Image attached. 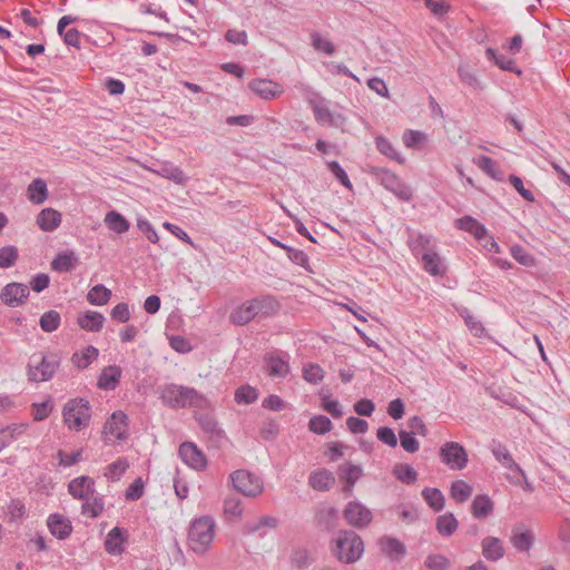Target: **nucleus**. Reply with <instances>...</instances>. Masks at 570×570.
<instances>
[{
    "label": "nucleus",
    "instance_id": "1",
    "mask_svg": "<svg viewBox=\"0 0 570 570\" xmlns=\"http://www.w3.org/2000/svg\"><path fill=\"white\" fill-rule=\"evenodd\" d=\"M160 400L171 409H205L208 405V400L196 389L175 383L160 389Z\"/></svg>",
    "mask_w": 570,
    "mask_h": 570
},
{
    "label": "nucleus",
    "instance_id": "2",
    "mask_svg": "<svg viewBox=\"0 0 570 570\" xmlns=\"http://www.w3.org/2000/svg\"><path fill=\"white\" fill-rule=\"evenodd\" d=\"M60 356L56 353H33L27 365L28 380L31 382L50 381L60 366Z\"/></svg>",
    "mask_w": 570,
    "mask_h": 570
},
{
    "label": "nucleus",
    "instance_id": "3",
    "mask_svg": "<svg viewBox=\"0 0 570 570\" xmlns=\"http://www.w3.org/2000/svg\"><path fill=\"white\" fill-rule=\"evenodd\" d=\"M332 550L341 562L348 564L362 557L364 543L362 538L353 530H341Z\"/></svg>",
    "mask_w": 570,
    "mask_h": 570
},
{
    "label": "nucleus",
    "instance_id": "4",
    "mask_svg": "<svg viewBox=\"0 0 570 570\" xmlns=\"http://www.w3.org/2000/svg\"><path fill=\"white\" fill-rule=\"evenodd\" d=\"M65 424L73 431L87 426L91 419V407L87 399L76 397L69 400L62 410Z\"/></svg>",
    "mask_w": 570,
    "mask_h": 570
},
{
    "label": "nucleus",
    "instance_id": "5",
    "mask_svg": "<svg viewBox=\"0 0 570 570\" xmlns=\"http://www.w3.org/2000/svg\"><path fill=\"white\" fill-rule=\"evenodd\" d=\"M215 521L212 517L205 515L196 519L188 531L190 549L196 553H203L212 543L214 538Z\"/></svg>",
    "mask_w": 570,
    "mask_h": 570
},
{
    "label": "nucleus",
    "instance_id": "6",
    "mask_svg": "<svg viewBox=\"0 0 570 570\" xmlns=\"http://www.w3.org/2000/svg\"><path fill=\"white\" fill-rule=\"evenodd\" d=\"M234 489L245 497L255 498L263 492L262 480L247 470H236L230 474Z\"/></svg>",
    "mask_w": 570,
    "mask_h": 570
},
{
    "label": "nucleus",
    "instance_id": "7",
    "mask_svg": "<svg viewBox=\"0 0 570 570\" xmlns=\"http://www.w3.org/2000/svg\"><path fill=\"white\" fill-rule=\"evenodd\" d=\"M442 463L452 470H462L466 466L469 458L463 445L450 441L444 443L439 451Z\"/></svg>",
    "mask_w": 570,
    "mask_h": 570
},
{
    "label": "nucleus",
    "instance_id": "8",
    "mask_svg": "<svg viewBox=\"0 0 570 570\" xmlns=\"http://www.w3.org/2000/svg\"><path fill=\"white\" fill-rule=\"evenodd\" d=\"M289 354L271 352L264 355L265 371L271 377L284 379L289 373Z\"/></svg>",
    "mask_w": 570,
    "mask_h": 570
},
{
    "label": "nucleus",
    "instance_id": "9",
    "mask_svg": "<svg viewBox=\"0 0 570 570\" xmlns=\"http://www.w3.org/2000/svg\"><path fill=\"white\" fill-rule=\"evenodd\" d=\"M343 517L347 523L354 528L363 529L372 521V512L360 502H348L343 511Z\"/></svg>",
    "mask_w": 570,
    "mask_h": 570
},
{
    "label": "nucleus",
    "instance_id": "10",
    "mask_svg": "<svg viewBox=\"0 0 570 570\" xmlns=\"http://www.w3.org/2000/svg\"><path fill=\"white\" fill-rule=\"evenodd\" d=\"M29 286L22 283L7 284L0 294L2 303L10 307H18L26 303L29 297Z\"/></svg>",
    "mask_w": 570,
    "mask_h": 570
},
{
    "label": "nucleus",
    "instance_id": "11",
    "mask_svg": "<svg viewBox=\"0 0 570 570\" xmlns=\"http://www.w3.org/2000/svg\"><path fill=\"white\" fill-rule=\"evenodd\" d=\"M178 454L180 459L194 470L202 471L207 466V459L205 454L193 442L181 443Z\"/></svg>",
    "mask_w": 570,
    "mask_h": 570
},
{
    "label": "nucleus",
    "instance_id": "12",
    "mask_svg": "<svg viewBox=\"0 0 570 570\" xmlns=\"http://www.w3.org/2000/svg\"><path fill=\"white\" fill-rule=\"evenodd\" d=\"M128 416L121 412L116 411L106 421L102 433L115 436L116 440L122 441L127 438Z\"/></svg>",
    "mask_w": 570,
    "mask_h": 570
},
{
    "label": "nucleus",
    "instance_id": "13",
    "mask_svg": "<svg viewBox=\"0 0 570 570\" xmlns=\"http://www.w3.org/2000/svg\"><path fill=\"white\" fill-rule=\"evenodd\" d=\"M68 491L72 498L88 501L96 492L95 481L87 475L75 478L69 482Z\"/></svg>",
    "mask_w": 570,
    "mask_h": 570
},
{
    "label": "nucleus",
    "instance_id": "14",
    "mask_svg": "<svg viewBox=\"0 0 570 570\" xmlns=\"http://www.w3.org/2000/svg\"><path fill=\"white\" fill-rule=\"evenodd\" d=\"M248 88L265 100L275 99L283 92L282 86L269 79H253L249 81Z\"/></svg>",
    "mask_w": 570,
    "mask_h": 570
},
{
    "label": "nucleus",
    "instance_id": "15",
    "mask_svg": "<svg viewBox=\"0 0 570 570\" xmlns=\"http://www.w3.org/2000/svg\"><path fill=\"white\" fill-rule=\"evenodd\" d=\"M256 318L258 316L253 298L245 301L229 314V322L237 326H244Z\"/></svg>",
    "mask_w": 570,
    "mask_h": 570
},
{
    "label": "nucleus",
    "instance_id": "16",
    "mask_svg": "<svg viewBox=\"0 0 570 570\" xmlns=\"http://www.w3.org/2000/svg\"><path fill=\"white\" fill-rule=\"evenodd\" d=\"M314 522L317 529L331 532L337 527L338 510L334 507H322L316 511Z\"/></svg>",
    "mask_w": 570,
    "mask_h": 570
},
{
    "label": "nucleus",
    "instance_id": "17",
    "mask_svg": "<svg viewBox=\"0 0 570 570\" xmlns=\"http://www.w3.org/2000/svg\"><path fill=\"white\" fill-rule=\"evenodd\" d=\"M128 540V532L120 527L112 528L105 540V549L112 556L121 554L125 551V542Z\"/></svg>",
    "mask_w": 570,
    "mask_h": 570
},
{
    "label": "nucleus",
    "instance_id": "18",
    "mask_svg": "<svg viewBox=\"0 0 570 570\" xmlns=\"http://www.w3.org/2000/svg\"><path fill=\"white\" fill-rule=\"evenodd\" d=\"M47 525L50 533L59 540L67 539L72 532L70 520L59 513H52L48 517Z\"/></svg>",
    "mask_w": 570,
    "mask_h": 570
},
{
    "label": "nucleus",
    "instance_id": "19",
    "mask_svg": "<svg viewBox=\"0 0 570 570\" xmlns=\"http://www.w3.org/2000/svg\"><path fill=\"white\" fill-rule=\"evenodd\" d=\"M105 316L97 311H86L79 313L77 324L87 332H100L105 324Z\"/></svg>",
    "mask_w": 570,
    "mask_h": 570
},
{
    "label": "nucleus",
    "instance_id": "20",
    "mask_svg": "<svg viewBox=\"0 0 570 570\" xmlns=\"http://www.w3.org/2000/svg\"><path fill=\"white\" fill-rule=\"evenodd\" d=\"M258 318H267L276 315L281 304L273 295H261L253 298Z\"/></svg>",
    "mask_w": 570,
    "mask_h": 570
},
{
    "label": "nucleus",
    "instance_id": "21",
    "mask_svg": "<svg viewBox=\"0 0 570 570\" xmlns=\"http://www.w3.org/2000/svg\"><path fill=\"white\" fill-rule=\"evenodd\" d=\"M491 451L495 460L499 461L505 469L510 470L511 472L523 473V469L513 460L510 451L504 444L493 441Z\"/></svg>",
    "mask_w": 570,
    "mask_h": 570
},
{
    "label": "nucleus",
    "instance_id": "22",
    "mask_svg": "<svg viewBox=\"0 0 570 570\" xmlns=\"http://www.w3.org/2000/svg\"><path fill=\"white\" fill-rule=\"evenodd\" d=\"M455 227L472 234L479 242H482V239L487 236L488 233L485 226L470 215H465L461 218H458L455 220Z\"/></svg>",
    "mask_w": 570,
    "mask_h": 570
},
{
    "label": "nucleus",
    "instance_id": "23",
    "mask_svg": "<svg viewBox=\"0 0 570 570\" xmlns=\"http://www.w3.org/2000/svg\"><path fill=\"white\" fill-rule=\"evenodd\" d=\"M364 173L367 174L372 181L383 186L386 190H392V171L385 167L366 164Z\"/></svg>",
    "mask_w": 570,
    "mask_h": 570
},
{
    "label": "nucleus",
    "instance_id": "24",
    "mask_svg": "<svg viewBox=\"0 0 570 570\" xmlns=\"http://www.w3.org/2000/svg\"><path fill=\"white\" fill-rule=\"evenodd\" d=\"M61 224V214L53 208H43L37 216V225L43 232H52Z\"/></svg>",
    "mask_w": 570,
    "mask_h": 570
},
{
    "label": "nucleus",
    "instance_id": "25",
    "mask_svg": "<svg viewBox=\"0 0 570 570\" xmlns=\"http://www.w3.org/2000/svg\"><path fill=\"white\" fill-rule=\"evenodd\" d=\"M121 368L117 365H109L102 370L98 377V387L101 390H115L121 377Z\"/></svg>",
    "mask_w": 570,
    "mask_h": 570
},
{
    "label": "nucleus",
    "instance_id": "26",
    "mask_svg": "<svg viewBox=\"0 0 570 570\" xmlns=\"http://www.w3.org/2000/svg\"><path fill=\"white\" fill-rule=\"evenodd\" d=\"M485 57L488 60L493 61L500 69L504 71H510L519 76L522 73V70L517 66L513 59L499 53L493 48H488L485 50Z\"/></svg>",
    "mask_w": 570,
    "mask_h": 570
},
{
    "label": "nucleus",
    "instance_id": "27",
    "mask_svg": "<svg viewBox=\"0 0 570 570\" xmlns=\"http://www.w3.org/2000/svg\"><path fill=\"white\" fill-rule=\"evenodd\" d=\"M311 106L316 121L322 126H336V118L340 115H334L323 101L311 100Z\"/></svg>",
    "mask_w": 570,
    "mask_h": 570
},
{
    "label": "nucleus",
    "instance_id": "28",
    "mask_svg": "<svg viewBox=\"0 0 570 570\" xmlns=\"http://www.w3.org/2000/svg\"><path fill=\"white\" fill-rule=\"evenodd\" d=\"M482 554L489 561H498L504 556V548L495 537H485L482 540Z\"/></svg>",
    "mask_w": 570,
    "mask_h": 570
},
{
    "label": "nucleus",
    "instance_id": "29",
    "mask_svg": "<svg viewBox=\"0 0 570 570\" xmlns=\"http://www.w3.org/2000/svg\"><path fill=\"white\" fill-rule=\"evenodd\" d=\"M105 225L109 230L116 234H124L129 230L130 223L129 220L119 212L110 210L105 215L104 219Z\"/></svg>",
    "mask_w": 570,
    "mask_h": 570
},
{
    "label": "nucleus",
    "instance_id": "30",
    "mask_svg": "<svg viewBox=\"0 0 570 570\" xmlns=\"http://www.w3.org/2000/svg\"><path fill=\"white\" fill-rule=\"evenodd\" d=\"M493 502L488 494H479L471 504V512L475 519L483 520L493 511Z\"/></svg>",
    "mask_w": 570,
    "mask_h": 570
},
{
    "label": "nucleus",
    "instance_id": "31",
    "mask_svg": "<svg viewBox=\"0 0 570 570\" xmlns=\"http://www.w3.org/2000/svg\"><path fill=\"white\" fill-rule=\"evenodd\" d=\"M308 483L314 490L326 491L335 483V478L332 472L322 469L311 473Z\"/></svg>",
    "mask_w": 570,
    "mask_h": 570
},
{
    "label": "nucleus",
    "instance_id": "32",
    "mask_svg": "<svg viewBox=\"0 0 570 570\" xmlns=\"http://www.w3.org/2000/svg\"><path fill=\"white\" fill-rule=\"evenodd\" d=\"M420 258L422 262L423 269L431 274L432 276L442 275L444 273V268L442 266V262L438 253L432 250H425L422 253V256Z\"/></svg>",
    "mask_w": 570,
    "mask_h": 570
},
{
    "label": "nucleus",
    "instance_id": "33",
    "mask_svg": "<svg viewBox=\"0 0 570 570\" xmlns=\"http://www.w3.org/2000/svg\"><path fill=\"white\" fill-rule=\"evenodd\" d=\"M78 264V257L72 250L58 254L51 261V268L56 272H70Z\"/></svg>",
    "mask_w": 570,
    "mask_h": 570
},
{
    "label": "nucleus",
    "instance_id": "34",
    "mask_svg": "<svg viewBox=\"0 0 570 570\" xmlns=\"http://www.w3.org/2000/svg\"><path fill=\"white\" fill-rule=\"evenodd\" d=\"M511 542L518 551L528 552L534 543V535L529 529L522 531L514 529L511 537Z\"/></svg>",
    "mask_w": 570,
    "mask_h": 570
},
{
    "label": "nucleus",
    "instance_id": "35",
    "mask_svg": "<svg viewBox=\"0 0 570 570\" xmlns=\"http://www.w3.org/2000/svg\"><path fill=\"white\" fill-rule=\"evenodd\" d=\"M28 197L35 205H41L48 198L47 183L42 178H36L28 186Z\"/></svg>",
    "mask_w": 570,
    "mask_h": 570
},
{
    "label": "nucleus",
    "instance_id": "36",
    "mask_svg": "<svg viewBox=\"0 0 570 570\" xmlns=\"http://www.w3.org/2000/svg\"><path fill=\"white\" fill-rule=\"evenodd\" d=\"M98 348L92 345H88L81 352L73 353L71 361L77 368L83 370L87 368L98 357Z\"/></svg>",
    "mask_w": 570,
    "mask_h": 570
},
{
    "label": "nucleus",
    "instance_id": "37",
    "mask_svg": "<svg viewBox=\"0 0 570 570\" xmlns=\"http://www.w3.org/2000/svg\"><path fill=\"white\" fill-rule=\"evenodd\" d=\"M459 522L452 512L436 518L435 529L443 537H451L458 529Z\"/></svg>",
    "mask_w": 570,
    "mask_h": 570
},
{
    "label": "nucleus",
    "instance_id": "38",
    "mask_svg": "<svg viewBox=\"0 0 570 570\" xmlns=\"http://www.w3.org/2000/svg\"><path fill=\"white\" fill-rule=\"evenodd\" d=\"M476 165L492 179L497 181H503L505 179L504 171L498 167L497 163L492 158L488 156H480L476 160Z\"/></svg>",
    "mask_w": 570,
    "mask_h": 570
},
{
    "label": "nucleus",
    "instance_id": "39",
    "mask_svg": "<svg viewBox=\"0 0 570 570\" xmlns=\"http://www.w3.org/2000/svg\"><path fill=\"white\" fill-rule=\"evenodd\" d=\"M422 497L428 503V505L435 512H440L444 509L445 498L440 489L424 488L422 490Z\"/></svg>",
    "mask_w": 570,
    "mask_h": 570
},
{
    "label": "nucleus",
    "instance_id": "40",
    "mask_svg": "<svg viewBox=\"0 0 570 570\" xmlns=\"http://www.w3.org/2000/svg\"><path fill=\"white\" fill-rule=\"evenodd\" d=\"M362 470L357 465L346 463L338 469V476L345 481L344 491L350 492L356 480L361 476Z\"/></svg>",
    "mask_w": 570,
    "mask_h": 570
},
{
    "label": "nucleus",
    "instance_id": "41",
    "mask_svg": "<svg viewBox=\"0 0 570 570\" xmlns=\"http://www.w3.org/2000/svg\"><path fill=\"white\" fill-rule=\"evenodd\" d=\"M428 139L425 132L413 129H406L402 136L403 144L411 149H421L428 142Z\"/></svg>",
    "mask_w": 570,
    "mask_h": 570
},
{
    "label": "nucleus",
    "instance_id": "42",
    "mask_svg": "<svg viewBox=\"0 0 570 570\" xmlns=\"http://www.w3.org/2000/svg\"><path fill=\"white\" fill-rule=\"evenodd\" d=\"M111 297V291L102 284L95 285L87 294V301L95 306H102Z\"/></svg>",
    "mask_w": 570,
    "mask_h": 570
},
{
    "label": "nucleus",
    "instance_id": "43",
    "mask_svg": "<svg viewBox=\"0 0 570 570\" xmlns=\"http://www.w3.org/2000/svg\"><path fill=\"white\" fill-rule=\"evenodd\" d=\"M394 478L404 484L411 485L417 481L416 470L406 463L394 464Z\"/></svg>",
    "mask_w": 570,
    "mask_h": 570
},
{
    "label": "nucleus",
    "instance_id": "44",
    "mask_svg": "<svg viewBox=\"0 0 570 570\" xmlns=\"http://www.w3.org/2000/svg\"><path fill=\"white\" fill-rule=\"evenodd\" d=\"M472 487L463 480L452 482L450 488L451 498L458 503H464L472 494Z\"/></svg>",
    "mask_w": 570,
    "mask_h": 570
},
{
    "label": "nucleus",
    "instance_id": "45",
    "mask_svg": "<svg viewBox=\"0 0 570 570\" xmlns=\"http://www.w3.org/2000/svg\"><path fill=\"white\" fill-rule=\"evenodd\" d=\"M61 323V316L59 312L50 309L45 312L39 320L41 330L46 333H52L59 328Z\"/></svg>",
    "mask_w": 570,
    "mask_h": 570
},
{
    "label": "nucleus",
    "instance_id": "46",
    "mask_svg": "<svg viewBox=\"0 0 570 570\" xmlns=\"http://www.w3.org/2000/svg\"><path fill=\"white\" fill-rule=\"evenodd\" d=\"M291 562L294 568L304 570L313 564L314 558L307 549L298 548L293 551Z\"/></svg>",
    "mask_w": 570,
    "mask_h": 570
},
{
    "label": "nucleus",
    "instance_id": "47",
    "mask_svg": "<svg viewBox=\"0 0 570 570\" xmlns=\"http://www.w3.org/2000/svg\"><path fill=\"white\" fill-rule=\"evenodd\" d=\"M258 399V391L248 385H242L235 391V401L238 404H253Z\"/></svg>",
    "mask_w": 570,
    "mask_h": 570
},
{
    "label": "nucleus",
    "instance_id": "48",
    "mask_svg": "<svg viewBox=\"0 0 570 570\" xmlns=\"http://www.w3.org/2000/svg\"><path fill=\"white\" fill-rule=\"evenodd\" d=\"M399 439L401 448L407 453H415L419 451L420 442L415 438L413 431H406L401 429L399 431Z\"/></svg>",
    "mask_w": 570,
    "mask_h": 570
},
{
    "label": "nucleus",
    "instance_id": "49",
    "mask_svg": "<svg viewBox=\"0 0 570 570\" xmlns=\"http://www.w3.org/2000/svg\"><path fill=\"white\" fill-rule=\"evenodd\" d=\"M19 258L18 248L13 245H7L0 248V268L12 267Z\"/></svg>",
    "mask_w": 570,
    "mask_h": 570
},
{
    "label": "nucleus",
    "instance_id": "50",
    "mask_svg": "<svg viewBox=\"0 0 570 570\" xmlns=\"http://www.w3.org/2000/svg\"><path fill=\"white\" fill-rule=\"evenodd\" d=\"M332 428V421L326 415H315L308 422V429L320 435L330 432Z\"/></svg>",
    "mask_w": 570,
    "mask_h": 570
},
{
    "label": "nucleus",
    "instance_id": "51",
    "mask_svg": "<svg viewBox=\"0 0 570 570\" xmlns=\"http://www.w3.org/2000/svg\"><path fill=\"white\" fill-rule=\"evenodd\" d=\"M128 468H129V463H128L127 459L119 458L118 460H116L115 462L110 463L107 466L105 476L111 481H117L122 476V474L127 471Z\"/></svg>",
    "mask_w": 570,
    "mask_h": 570
},
{
    "label": "nucleus",
    "instance_id": "52",
    "mask_svg": "<svg viewBox=\"0 0 570 570\" xmlns=\"http://www.w3.org/2000/svg\"><path fill=\"white\" fill-rule=\"evenodd\" d=\"M512 257L521 265L532 267L535 265V258L523 246L513 245L510 249Z\"/></svg>",
    "mask_w": 570,
    "mask_h": 570
},
{
    "label": "nucleus",
    "instance_id": "53",
    "mask_svg": "<svg viewBox=\"0 0 570 570\" xmlns=\"http://www.w3.org/2000/svg\"><path fill=\"white\" fill-rule=\"evenodd\" d=\"M104 509L105 502L102 497H95L91 502L89 500L85 501L81 507L82 513L88 514L91 518L99 517Z\"/></svg>",
    "mask_w": 570,
    "mask_h": 570
},
{
    "label": "nucleus",
    "instance_id": "54",
    "mask_svg": "<svg viewBox=\"0 0 570 570\" xmlns=\"http://www.w3.org/2000/svg\"><path fill=\"white\" fill-rule=\"evenodd\" d=\"M327 168L330 169V171L333 174V176L336 178V180L341 185H343L344 187H346L350 190L353 188V185H352L346 171L340 165L338 161H336V160L328 161Z\"/></svg>",
    "mask_w": 570,
    "mask_h": 570
},
{
    "label": "nucleus",
    "instance_id": "55",
    "mask_svg": "<svg viewBox=\"0 0 570 570\" xmlns=\"http://www.w3.org/2000/svg\"><path fill=\"white\" fill-rule=\"evenodd\" d=\"M224 513L233 518L242 517V501L237 495H229L224 500Z\"/></svg>",
    "mask_w": 570,
    "mask_h": 570
},
{
    "label": "nucleus",
    "instance_id": "56",
    "mask_svg": "<svg viewBox=\"0 0 570 570\" xmlns=\"http://www.w3.org/2000/svg\"><path fill=\"white\" fill-rule=\"evenodd\" d=\"M430 244V237L423 234H419L415 239L409 240V246L416 257H421L425 250H431Z\"/></svg>",
    "mask_w": 570,
    "mask_h": 570
},
{
    "label": "nucleus",
    "instance_id": "57",
    "mask_svg": "<svg viewBox=\"0 0 570 570\" xmlns=\"http://www.w3.org/2000/svg\"><path fill=\"white\" fill-rule=\"evenodd\" d=\"M303 377L305 381L317 384L324 377V371L318 364H307L303 367Z\"/></svg>",
    "mask_w": 570,
    "mask_h": 570
},
{
    "label": "nucleus",
    "instance_id": "58",
    "mask_svg": "<svg viewBox=\"0 0 570 570\" xmlns=\"http://www.w3.org/2000/svg\"><path fill=\"white\" fill-rule=\"evenodd\" d=\"M311 39L312 46L315 50L324 52L328 56H332L335 52L334 45L330 40L324 39L318 32H313L311 35Z\"/></svg>",
    "mask_w": 570,
    "mask_h": 570
},
{
    "label": "nucleus",
    "instance_id": "59",
    "mask_svg": "<svg viewBox=\"0 0 570 570\" xmlns=\"http://www.w3.org/2000/svg\"><path fill=\"white\" fill-rule=\"evenodd\" d=\"M285 252L287 254L288 259L292 263H294L305 269H308L309 258L303 250L296 249L292 246H287V247H285Z\"/></svg>",
    "mask_w": 570,
    "mask_h": 570
},
{
    "label": "nucleus",
    "instance_id": "60",
    "mask_svg": "<svg viewBox=\"0 0 570 570\" xmlns=\"http://www.w3.org/2000/svg\"><path fill=\"white\" fill-rule=\"evenodd\" d=\"M53 409V404L50 400H46L41 403L32 404V416L36 422L43 421L49 416Z\"/></svg>",
    "mask_w": 570,
    "mask_h": 570
},
{
    "label": "nucleus",
    "instance_id": "61",
    "mask_svg": "<svg viewBox=\"0 0 570 570\" xmlns=\"http://www.w3.org/2000/svg\"><path fill=\"white\" fill-rule=\"evenodd\" d=\"M259 433L263 440L273 441L279 433V425L275 420H266L263 422Z\"/></svg>",
    "mask_w": 570,
    "mask_h": 570
},
{
    "label": "nucleus",
    "instance_id": "62",
    "mask_svg": "<svg viewBox=\"0 0 570 570\" xmlns=\"http://www.w3.org/2000/svg\"><path fill=\"white\" fill-rule=\"evenodd\" d=\"M137 227L138 229L146 236V238L153 243L158 244L159 243V236L154 226L150 224V222L146 218H138L137 219Z\"/></svg>",
    "mask_w": 570,
    "mask_h": 570
},
{
    "label": "nucleus",
    "instance_id": "63",
    "mask_svg": "<svg viewBox=\"0 0 570 570\" xmlns=\"http://www.w3.org/2000/svg\"><path fill=\"white\" fill-rule=\"evenodd\" d=\"M145 483L141 478H137L134 482L127 488L125 492V498L128 501H137L144 495Z\"/></svg>",
    "mask_w": 570,
    "mask_h": 570
},
{
    "label": "nucleus",
    "instance_id": "64",
    "mask_svg": "<svg viewBox=\"0 0 570 570\" xmlns=\"http://www.w3.org/2000/svg\"><path fill=\"white\" fill-rule=\"evenodd\" d=\"M425 567L430 570H448L450 561L442 554H430L425 560Z\"/></svg>",
    "mask_w": 570,
    "mask_h": 570
}]
</instances>
